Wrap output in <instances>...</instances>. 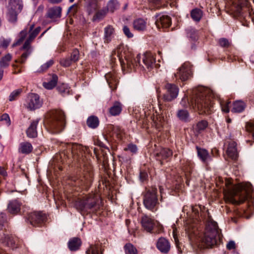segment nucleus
Instances as JSON below:
<instances>
[{
    "mask_svg": "<svg viewBox=\"0 0 254 254\" xmlns=\"http://www.w3.org/2000/svg\"><path fill=\"white\" fill-rule=\"evenodd\" d=\"M96 204V201L92 195L86 196L82 199L77 201L76 205L81 211L88 210L93 208Z\"/></svg>",
    "mask_w": 254,
    "mask_h": 254,
    "instance_id": "9b49d317",
    "label": "nucleus"
},
{
    "mask_svg": "<svg viewBox=\"0 0 254 254\" xmlns=\"http://www.w3.org/2000/svg\"><path fill=\"white\" fill-rule=\"evenodd\" d=\"M192 100V97L191 98L190 100H189V99L188 98L185 97L182 99V101L180 102V104L182 105V106L185 108H187L188 107H190V108L192 109V107L190 105Z\"/></svg>",
    "mask_w": 254,
    "mask_h": 254,
    "instance_id": "8fccbe9b",
    "label": "nucleus"
},
{
    "mask_svg": "<svg viewBox=\"0 0 254 254\" xmlns=\"http://www.w3.org/2000/svg\"><path fill=\"white\" fill-rule=\"evenodd\" d=\"M176 117L183 122L188 123L190 121V113L185 109H179L176 112Z\"/></svg>",
    "mask_w": 254,
    "mask_h": 254,
    "instance_id": "412c9836",
    "label": "nucleus"
},
{
    "mask_svg": "<svg viewBox=\"0 0 254 254\" xmlns=\"http://www.w3.org/2000/svg\"><path fill=\"white\" fill-rule=\"evenodd\" d=\"M171 24V19L169 16L161 14L155 16V24L158 28H168Z\"/></svg>",
    "mask_w": 254,
    "mask_h": 254,
    "instance_id": "4468645a",
    "label": "nucleus"
},
{
    "mask_svg": "<svg viewBox=\"0 0 254 254\" xmlns=\"http://www.w3.org/2000/svg\"><path fill=\"white\" fill-rule=\"evenodd\" d=\"M142 59L143 64L148 70L151 69L155 66V58L152 53L146 52L142 55Z\"/></svg>",
    "mask_w": 254,
    "mask_h": 254,
    "instance_id": "dca6fc26",
    "label": "nucleus"
},
{
    "mask_svg": "<svg viewBox=\"0 0 254 254\" xmlns=\"http://www.w3.org/2000/svg\"><path fill=\"white\" fill-rule=\"evenodd\" d=\"M230 10L236 16H240L242 15V3L237 0L232 1V5L230 7Z\"/></svg>",
    "mask_w": 254,
    "mask_h": 254,
    "instance_id": "c756f323",
    "label": "nucleus"
},
{
    "mask_svg": "<svg viewBox=\"0 0 254 254\" xmlns=\"http://www.w3.org/2000/svg\"><path fill=\"white\" fill-rule=\"evenodd\" d=\"M133 25L134 29L138 31H143L146 28V22L144 19L138 18L133 21Z\"/></svg>",
    "mask_w": 254,
    "mask_h": 254,
    "instance_id": "473e14b6",
    "label": "nucleus"
},
{
    "mask_svg": "<svg viewBox=\"0 0 254 254\" xmlns=\"http://www.w3.org/2000/svg\"><path fill=\"white\" fill-rule=\"evenodd\" d=\"M197 155L199 158L204 163H207V162L211 160V157L209 155L208 151L203 148L198 146L196 147Z\"/></svg>",
    "mask_w": 254,
    "mask_h": 254,
    "instance_id": "a878e982",
    "label": "nucleus"
},
{
    "mask_svg": "<svg viewBox=\"0 0 254 254\" xmlns=\"http://www.w3.org/2000/svg\"><path fill=\"white\" fill-rule=\"evenodd\" d=\"M99 120L95 116L89 117L87 120V126L91 128H95L99 125Z\"/></svg>",
    "mask_w": 254,
    "mask_h": 254,
    "instance_id": "e433bc0d",
    "label": "nucleus"
},
{
    "mask_svg": "<svg viewBox=\"0 0 254 254\" xmlns=\"http://www.w3.org/2000/svg\"><path fill=\"white\" fill-rule=\"evenodd\" d=\"M123 32H124V34H125V35L127 38H132L133 36V34H132L131 33L129 28L127 26H124Z\"/></svg>",
    "mask_w": 254,
    "mask_h": 254,
    "instance_id": "052dcab7",
    "label": "nucleus"
},
{
    "mask_svg": "<svg viewBox=\"0 0 254 254\" xmlns=\"http://www.w3.org/2000/svg\"><path fill=\"white\" fill-rule=\"evenodd\" d=\"M248 129L253 132V136L254 139V124L250 123L247 124Z\"/></svg>",
    "mask_w": 254,
    "mask_h": 254,
    "instance_id": "69168bd1",
    "label": "nucleus"
},
{
    "mask_svg": "<svg viewBox=\"0 0 254 254\" xmlns=\"http://www.w3.org/2000/svg\"><path fill=\"white\" fill-rule=\"evenodd\" d=\"M156 193L157 189L153 188L147 190L144 193L143 204L147 209L153 210L158 203Z\"/></svg>",
    "mask_w": 254,
    "mask_h": 254,
    "instance_id": "6e6552de",
    "label": "nucleus"
},
{
    "mask_svg": "<svg viewBox=\"0 0 254 254\" xmlns=\"http://www.w3.org/2000/svg\"><path fill=\"white\" fill-rule=\"evenodd\" d=\"M141 224L145 230L148 232H151L153 227L155 225V223L152 218L146 215H144L142 217Z\"/></svg>",
    "mask_w": 254,
    "mask_h": 254,
    "instance_id": "a211bd4d",
    "label": "nucleus"
},
{
    "mask_svg": "<svg viewBox=\"0 0 254 254\" xmlns=\"http://www.w3.org/2000/svg\"><path fill=\"white\" fill-rule=\"evenodd\" d=\"M0 121H5L8 125H10V118L9 115L7 114H3L0 117Z\"/></svg>",
    "mask_w": 254,
    "mask_h": 254,
    "instance_id": "680f3d73",
    "label": "nucleus"
},
{
    "mask_svg": "<svg viewBox=\"0 0 254 254\" xmlns=\"http://www.w3.org/2000/svg\"><path fill=\"white\" fill-rule=\"evenodd\" d=\"M62 151L57 155L55 159L64 162L66 159H79L82 157L85 149L81 145L77 143H64Z\"/></svg>",
    "mask_w": 254,
    "mask_h": 254,
    "instance_id": "423d86ee",
    "label": "nucleus"
},
{
    "mask_svg": "<svg viewBox=\"0 0 254 254\" xmlns=\"http://www.w3.org/2000/svg\"><path fill=\"white\" fill-rule=\"evenodd\" d=\"M219 44L221 47L224 48H227L230 45L229 41L224 38H220L219 40Z\"/></svg>",
    "mask_w": 254,
    "mask_h": 254,
    "instance_id": "13d9d810",
    "label": "nucleus"
},
{
    "mask_svg": "<svg viewBox=\"0 0 254 254\" xmlns=\"http://www.w3.org/2000/svg\"><path fill=\"white\" fill-rule=\"evenodd\" d=\"M28 31L27 29H25L21 31L19 35V39L18 40L12 45L13 47L17 46L20 44L25 39L26 36H27Z\"/></svg>",
    "mask_w": 254,
    "mask_h": 254,
    "instance_id": "c03bdc74",
    "label": "nucleus"
},
{
    "mask_svg": "<svg viewBox=\"0 0 254 254\" xmlns=\"http://www.w3.org/2000/svg\"><path fill=\"white\" fill-rule=\"evenodd\" d=\"M226 186L224 193L226 202L238 205L247 199L248 192L243 185H231V182L227 181Z\"/></svg>",
    "mask_w": 254,
    "mask_h": 254,
    "instance_id": "20e7f679",
    "label": "nucleus"
},
{
    "mask_svg": "<svg viewBox=\"0 0 254 254\" xmlns=\"http://www.w3.org/2000/svg\"><path fill=\"white\" fill-rule=\"evenodd\" d=\"M126 254H137V250L130 243H127L124 246Z\"/></svg>",
    "mask_w": 254,
    "mask_h": 254,
    "instance_id": "a18cd8bd",
    "label": "nucleus"
},
{
    "mask_svg": "<svg viewBox=\"0 0 254 254\" xmlns=\"http://www.w3.org/2000/svg\"><path fill=\"white\" fill-rule=\"evenodd\" d=\"M46 219L45 214L41 212H33L28 214L27 220L33 226H38L43 223Z\"/></svg>",
    "mask_w": 254,
    "mask_h": 254,
    "instance_id": "ddd939ff",
    "label": "nucleus"
},
{
    "mask_svg": "<svg viewBox=\"0 0 254 254\" xmlns=\"http://www.w3.org/2000/svg\"><path fill=\"white\" fill-rule=\"evenodd\" d=\"M166 92L163 95L165 101L170 102L176 98L179 93V88L175 84L167 83L165 85Z\"/></svg>",
    "mask_w": 254,
    "mask_h": 254,
    "instance_id": "f8f14e48",
    "label": "nucleus"
},
{
    "mask_svg": "<svg viewBox=\"0 0 254 254\" xmlns=\"http://www.w3.org/2000/svg\"><path fill=\"white\" fill-rule=\"evenodd\" d=\"M187 36L192 40H196L197 38V35L195 30L190 28L187 30Z\"/></svg>",
    "mask_w": 254,
    "mask_h": 254,
    "instance_id": "de8ad7c7",
    "label": "nucleus"
},
{
    "mask_svg": "<svg viewBox=\"0 0 254 254\" xmlns=\"http://www.w3.org/2000/svg\"><path fill=\"white\" fill-rule=\"evenodd\" d=\"M227 249L229 250L235 249L236 248L235 243L233 241H230L226 246Z\"/></svg>",
    "mask_w": 254,
    "mask_h": 254,
    "instance_id": "0e129e2a",
    "label": "nucleus"
},
{
    "mask_svg": "<svg viewBox=\"0 0 254 254\" xmlns=\"http://www.w3.org/2000/svg\"><path fill=\"white\" fill-rule=\"evenodd\" d=\"M207 215L204 232L196 240V245L200 249L211 248L220 240L219 229L217 223L212 220L207 212Z\"/></svg>",
    "mask_w": 254,
    "mask_h": 254,
    "instance_id": "f257e3e1",
    "label": "nucleus"
},
{
    "mask_svg": "<svg viewBox=\"0 0 254 254\" xmlns=\"http://www.w3.org/2000/svg\"><path fill=\"white\" fill-rule=\"evenodd\" d=\"M107 10L106 9H102L97 11L93 16L92 20L93 21H100L105 16Z\"/></svg>",
    "mask_w": 254,
    "mask_h": 254,
    "instance_id": "49530a36",
    "label": "nucleus"
},
{
    "mask_svg": "<svg viewBox=\"0 0 254 254\" xmlns=\"http://www.w3.org/2000/svg\"><path fill=\"white\" fill-rule=\"evenodd\" d=\"M202 11L199 9H193L191 12V18L196 21H199L202 17Z\"/></svg>",
    "mask_w": 254,
    "mask_h": 254,
    "instance_id": "37998d69",
    "label": "nucleus"
},
{
    "mask_svg": "<svg viewBox=\"0 0 254 254\" xmlns=\"http://www.w3.org/2000/svg\"><path fill=\"white\" fill-rule=\"evenodd\" d=\"M86 254H102L98 244L91 245L86 251Z\"/></svg>",
    "mask_w": 254,
    "mask_h": 254,
    "instance_id": "4c0bfd02",
    "label": "nucleus"
},
{
    "mask_svg": "<svg viewBox=\"0 0 254 254\" xmlns=\"http://www.w3.org/2000/svg\"><path fill=\"white\" fill-rule=\"evenodd\" d=\"M191 64L189 63H185L178 69L177 73L174 74L176 80H180L185 81L189 79L191 76L192 72L191 70Z\"/></svg>",
    "mask_w": 254,
    "mask_h": 254,
    "instance_id": "9d476101",
    "label": "nucleus"
},
{
    "mask_svg": "<svg viewBox=\"0 0 254 254\" xmlns=\"http://www.w3.org/2000/svg\"><path fill=\"white\" fill-rule=\"evenodd\" d=\"M45 127L52 133H58L62 131L65 126L64 115L61 110H53L45 115Z\"/></svg>",
    "mask_w": 254,
    "mask_h": 254,
    "instance_id": "7ed1b4c3",
    "label": "nucleus"
},
{
    "mask_svg": "<svg viewBox=\"0 0 254 254\" xmlns=\"http://www.w3.org/2000/svg\"><path fill=\"white\" fill-rule=\"evenodd\" d=\"M80 245V240L77 238H74L69 241L68 248L70 251H74L78 250Z\"/></svg>",
    "mask_w": 254,
    "mask_h": 254,
    "instance_id": "f704fd0d",
    "label": "nucleus"
},
{
    "mask_svg": "<svg viewBox=\"0 0 254 254\" xmlns=\"http://www.w3.org/2000/svg\"><path fill=\"white\" fill-rule=\"evenodd\" d=\"M54 64V61L53 60H50L48 62H47L46 64H43L41 67V71H44L46 70L48 68H49L50 66H51Z\"/></svg>",
    "mask_w": 254,
    "mask_h": 254,
    "instance_id": "bf43d9fd",
    "label": "nucleus"
},
{
    "mask_svg": "<svg viewBox=\"0 0 254 254\" xmlns=\"http://www.w3.org/2000/svg\"><path fill=\"white\" fill-rule=\"evenodd\" d=\"M77 10V6L76 5L74 4L69 7V8L68 9V12H72L73 14H75Z\"/></svg>",
    "mask_w": 254,
    "mask_h": 254,
    "instance_id": "338daca9",
    "label": "nucleus"
},
{
    "mask_svg": "<svg viewBox=\"0 0 254 254\" xmlns=\"http://www.w3.org/2000/svg\"><path fill=\"white\" fill-rule=\"evenodd\" d=\"M230 102H221L220 104L223 112L225 113H228L229 112V104Z\"/></svg>",
    "mask_w": 254,
    "mask_h": 254,
    "instance_id": "4d7b16f0",
    "label": "nucleus"
},
{
    "mask_svg": "<svg viewBox=\"0 0 254 254\" xmlns=\"http://www.w3.org/2000/svg\"><path fill=\"white\" fill-rule=\"evenodd\" d=\"M173 154L172 151L168 148H162L159 152L156 153L157 159L160 161L161 164H163L162 160L167 159Z\"/></svg>",
    "mask_w": 254,
    "mask_h": 254,
    "instance_id": "5701e85b",
    "label": "nucleus"
},
{
    "mask_svg": "<svg viewBox=\"0 0 254 254\" xmlns=\"http://www.w3.org/2000/svg\"><path fill=\"white\" fill-rule=\"evenodd\" d=\"M213 94L210 89L201 88L195 91L190 106L199 114L208 115L213 110Z\"/></svg>",
    "mask_w": 254,
    "mask_h": 254,
    "instance_id": "f03ea898",
    "label": "nucleus"
},
{
    "mask_svg": "<svg viewBox=\"0 0 254 254\" xmlns=\"http://www.w3.org/2000/svg\"><path fill=\"white\" fill-rule=\"evenodd\" d=\"M6 222V215L5 213L0 214V230L5 229V225Z\"/></svg>",
    "mask_w": 254,
    "mask_h": 254,
    "instance_id": "864d4df0",
    "label": "nucleus"
},
{
    "mask_svg": "<svg viewBox=\"0 0 254 254\" xmlns=\"http://www.w3.org/2000/svg\"><path fill=\"white\" fill-rule=\"evenodd\" d=\"M41 30V27H37L34 31H33L29 35V37L25 42L24 45L21 48V50L25 51L22 54L21 57L18 60H16L15 62L16 63H19L20 64H23L26 60L27 57L31 54L32 49L30 45L31 42L33 39L37 36Z\"/></svg>",
    "mask_w": 254,
    "mask_h": 254,
    "instance_id": "0eeeda50",
    "label": "nucleus"
},
{
    "mask_svg": "<svg viewBox=\"0 0 254 254\" xmlns=\"http://www.w3.org/2000/svg\"><path fill=\"white\" fill-rule=\"evenodd\" d=\"M147 176V174L146 172H140V178L142 181L146 180Z\"/></svg>",
    "mask_w": 254,
    "mask_h": 254,
    "instance_id": "774afa93",
    "label": "nucleus"
},
{
    "mask_svg": "<svg viewBox=\"0 0 254 254\" xmlns=\"http://www.w3.org/2000/svg\"><path fill=\"white\" fill-rule=\"evenodd\" d=\"M115 34L114 28L111 25H108L104 29V42L109 43L113 38Z\"/></svg>",
    "mask_w": 254,
    "mask_h": 254,
    "instance_id": "c85d7f7f",
    "label": "nucleus"
},
{
    "mask_svg": "<svg viewBox=\"0 0 254 254\" xmlns=\"http://www.w3.org/2000/svg\"><path fill=\"white\" fill-rule=\"evenodd\" d=\"M208 126V123L206 121L202 120L199 122L196 125V129L200 132L205 129Z\"/></svg>",
    "mask_w": 254,
    "mask_h": 254,
    "instance_id": "09e8293b",
    "label": "nucleus"
},
{
    "mask_svg": "<svg viewBox=\"0 0 254 254\" xmlns=\"http://www.w3.org/2000/svg\"><path fill=\"white\" fill-rule=\"evenodd\" d=\"M122 110V106L121 103L115 102L113 105L110 108V113L112 116H117L119 115Z\"/></svg>",
    "mask_w": 254,
    "mask_h": 254,
    "instance_id": "72a5a7b5",
    "label": "nucleus"
},
{
    "mask_svg": "<svg viewBox=\"0 0 254 254\" xmlns=\"http://www.w3.org/2000/svg\"><path fill=\"white\" fill-rule=\"evenodd\" d=\"M12 59V56L10 54H6L5 56L1 58L0 60V66L1 67H6L9 65V63Z\"/></svg>",
    "mask_w": 254,
    "mask_h": 254,
    "instance_id": "58836bf2",
    "label": "nucleus"
},
{
    "mask_svg": "<svg viewBox=\"0 0 254 254\" xmlns=\"http://www.w3.org/2000/svg\"><path fill=\"white\" fill-rule=\"evenodd\" d=\"M10 42V39H5L3 37H1L0 38V48L6 49Z\"/></svg>",
    "mask_w": 254,
    "mask_h": 254,
    "instance_id": "603ef678",
    "label": "nucleus"
},
{
    "mask_svg": "<svg viewBox=\"0 0 254 254\" xmlns=\"http://www.w3.org/2000/svg\"><path fill=\"white\" fill-rule=\"evenodd\" d=\"M32 149L33 147L31 143L27 142L20 143L19 151L22 153L28 154L32 151Z\"/></svg>",
    "mask_w": 254,
    "mask_h": 254,
    "instance_id": "c9c22d12",
    "label": "nucleus"
},
{
    "mask_svg": "<svg viewBox=\"0 0 254 254\" xmlns=\"http://www.w3.org/2000/svg\"><path fill=\"white\" fill-rule=\"evenodd\" d=\"M42 104L40 96L37 94L32 93L28 95L24 106L28 110L34 111L40 108Z\"/></svg>",
    "mask_w": 254,
    "mask_h": 254,
    "instance_id": "1a4fd4ad",
    "label": "nucleus"
},
{
    "mask_svg": "<svg viewBox=\"0 0 254 254\" xmlns=\"http://www.w3.org/2000/svg\"><path fill=\"white\" fill-rule=\"evenodd\" d=\"M58 77L56 74H53L52 78L50 81L48 82H44L43 83V86L47 89H52L54 88L58 82Z\"/></svg>",
    "mask_w": 254,
    "mask_h": 254,
    "instance_id": "7c9ffc66",
    "label": "nucleus"
},
{
    "mask_svg": "<svg viewBox=\"0 0 254 254\" xmlns=\"http://www.w3.org/2000/svg\"><path fill=\"white\" fill-rule=\"evenodd\" d=\"M57 89L59 91V92H60L63 95H64L65 93H67L69 92V89L67 87V86L64 84L59 85L57 87Z\"/></svg>",
    "mask_w": 254,
    "mask_h": 254,
    "instance_id": "6e6d98bb",
    "label": "nucleus"
},
{
    "mask_svg": "<svg viewBox=\"0 0 254 254\" xmlns=\"http://www.w3.org/2000/svg\"><path fill=\"white\" fill-rule=\"evenodd\" d=\"M125 150L130 151L132 153H135L137 150V148L135 145L129 144L127 147L125 149Z\"/></svg>",
    "mask_w": 254,
    "mask_h": 254,
    "instance_id": "e2e57ef3",
    "label": "nucleus"
},
{
    "mask_svg": "<svg viewBox=\"0 0 254 254\" xmlns=\"http://www.w3.org/2000/svg\"><path fill=\"white\" fill-rule=\"evenodd\" d=\"M93 173L91 168H88V170L84 172L83 176L79 180L81 186H84L86 188L89 187L93 181Z\"/></svg>",
    "mask_w": 254,
    "mask_h": 254,
    "instance_id": "f3484780",
    "label": "nucleus"
},
{
    "mask_svg": "<svg viewBox=\"0 0 254 254\" xmlns=\"http://www.w3.org/2000/svg\"><path fill=\"white\" fill-rule=\"evenodd\" d=\"M105 77L111 89L113 90L116 89L118 83V79L115 74L109 72L105 75Z\"/></svg>",
    "mask_w": 254,
    "mask_h": 254,
    "instance_id": "aec40b11",
    "label": "nucleus"
},
{
    "mask_svg": "<svg viewBox=\"0 0 254 254\" xmlns=\"http://www.w3.org/2000/svg\"><path fill=\"white\" fill-rule=\"evenodd\" d=\"M22 7V0H10L8 5V9L20 12Z\"/></svg>",
    "mask_w": 254,
    "mask_h": 254,
    "instance_id": "bb28decb",
    "label": "nucleus"
},
{
    "mask_svg": "<svg viewBox=\"0 0 254 254\" xmlns=\"http://www.w3.org/2000/svg\"><path fill=\"white\" fill-rule=\"evenodd\" d=\"M73 63L70 58H66L61 59L60 64L62 65L64 67L69 66Z\"/></svg>",
    "mask_w": 254,
    "mask_h": 254,
    "instance_id": "5fc2aeb1",
    "label": "nucleus"
},
{
    "mask_svg": "<svg viewBox=\"0 0 254 254\" xmlns=\"http://www.w3.org/2000/svg\"><path fill=\"white\" fill-rule=\"evenodd\" d=\"M233 106L232 112L234 113H241L243 112L246 106L245 103L241 100L234 102Z\"/></svg>",
    "mask_w": 254,
    "mask_h": 254,
    "instance_id": "2f4dec72",
    "label": "nucleus"
},
{
    "mask_svg": "<svg viewBox=\"0 0 254 254\" xmlns=\"http://www.w3.org/2000/svg\"><path fill=\"white\" fill-rule=\"evenodd\" d=\"M0 242L4 246L9 247H12L14 244V241L12 236L5 233L0 236Z\"/></svg>",
    "mask_w": 254,
    "mask_h": 254,
    "instance_id": "cd10ccee",
    "label": "nucleus"
},
{
    "mask_svg": "<svg viewBox=\"0 0 254 254\" xmlns=\"http://www.w3.org/2000/svg\"><path fill=\"white\" fill-rule=\"evenodd\" d=\"M22 90L21 88L16 89L10 93L8 100L9 101L12 102L16 100L20 95L22 93Z\"/></svg>",
    "mask_w": 254,
    "mask_h": 254,
    "instance_id": "79ce46f5",
    "label": "nucleus"
},
{
    "mask_svg": "<svg viewBox=\"0 0 254 254\" xmlns=\"http://www.w3.org/2000/svg\"><path fill=\"white\" fill-rule=\"evenodd\" d=\"M111 58L112 63H116V60L118 59L123 67L124 65H127V67L130 69L135 68L137 66L141 65L140 63L141 56L138 55L134 59L127 57L125 53L124 47L122 45H119L113 51Z\"/></svg>",
    "mask_w": 254,
    "mask_h": 254,
    "instance_id": "39448f33",
    "label": "nucleus"
},
{
    "mask_svg": "<svg viewBox=\"0 0 254 254\" xmlns=\"http://www.w3.org/2000/svg\"><path fill=\"white\" fill-rule=\"evenodd\" d=\"M79 58V52L78 50L76 49H75L73 50L71 56L70 57L71 60L73 63L76 62Z\"/></svg>",
    "mask_w": 254,
    "mask_h": 254,
    "instance_id": "3c124183",
    "label": "nucleus"
},
{
    "mask_svg": "<svg viewBox=\"0 0 254 254\" xmlns=\"http://www.w3.org/2000/svg\"><path fill=\"white\" fill-rule=\"evenodd\" d=\"M22 203L16 199L9 201L7 206V212L12 215L20 214L21 212Z\"/></svg>",
    "mask_w": 254,
    "mask_h": 254,
    "instance_id": "2eb2a0df",
    "label": "nucleus"
},
{
    "mask_svg": "<svg viewBox=\"0 0 254 254\" xmlns=\"http://www.w3.org/2000/svg\"><path fill=\"white\" fill-rule=\"evenodd\" d=\"M170 244L164 238H160L157 243V248L162 253L167 254L170 250Z\"/></svg>",
    "mask_w": 254,
    "mask_h": 254,
    "instance_id": "6ab92c4d",
    "label": "nucleus"
},
{
    "mask_svg": "<svg viewBox=\"0 0 254 254\" xmlns=\"http://www.w3.org/2000/svg\"><path fill=\"white\" fill-rule=\"evenodd\" d=\"M119 8V3L117 0H111L107 4V10L111 12H113Z\"/></svg>",
    "mask_w": 254,
    "mask_h": 254,
    "instance_id": "ea45409f",
    "label": "nucleus"
},
{
    "mask_svg": "<svg viewBox=\"0 0 254 254\" xmlns=\"http://www.w3.org/2000/svg\"><path fill=\"white\" fill-rule=\"evenodd\" d=\"M39 123V120L37 119L31 122L30 126L26 130V134L28 137L35 138L37 136V126Z\"/></svg>",
    "mask_w": 254,
    "mask_h": 254,
    "instance_id": "b1692460",
    "label": "nucleus"
},
{
    "mask_svg": "<svg viewBox=\"0 0 254 254\" xmlns=\"http://www.w3.org/2000/svg\"><path fill=\"white\" fill-rule=\"evenodd\" d=\"M20 12H16L11 9H8L7 18L9 22L15 23L17 20V14Z\"/></svg>",
    "mask_w": 254,
    "mask_h": 254,
    "instance_id": "a19ab883",
    "label": "nucleus"
},
{
    "mask_svg": "<svg viewBox=\"0 0 254 254\" xmlns=\"http://www.w3.org/2000/svg\"><path fill=\"white\" fill-rule=\"evenodd\" d=\"M237 144L234 141L229 143L227 153L229 157L233 160H236L238 157V152L236 148Z\"/></svg>",
    "mask_w": 254,
    "mask_h": 254,
    "instance_id": "393cba45",
    "label": "nucleus"
},
{
    "mask_svg": "<svg viewBox=\"0 0 254 254\" xmlns=\"http://www.w3.org/2000/svg\"><path fill=\"white\" fill-rule=\"evenodd\" d=\"M62 8L60 6H55L50 8L47 13V17L55 19L60 18L61 16Z\"/></svg>",
    "mask_w": 254,
    "mask_h": 254,
    "instance_id": "4be33fe9",
    "label": "nucleus"
}]
</instances>
